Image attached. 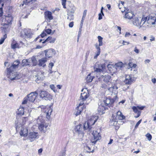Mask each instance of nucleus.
I'll return each instance as SVG.
<instances>
[{
	"instance_id": "45",
	"label": "nucleus",
	"mask_w": 156,
	"mask_h": 156,
	"mask_svg": "<svg viewBox=\"0 0 156 156\" xmlns=\"http://www.w3.org/2000/svg\"><path fill=\"white\" fill-rule=\"evenodd\" d=\"M18 46V44L16 43L11 45L12 48L14 49L17 48Z\"/></svg>"
},
{
	"instance_id": "55",
	"label": "nucleus",
	"mask_w": 156,
	"mask_h": 156,
	"mask_svg": "<svg viewBox=\"0 0 156 156\" xmlns=\"http://www.w3.org/2000/svg\"><path fill=\"white\" fill-rule=\"evenodd\" d=\"M3 13L2 7L0 8V17L2 16L3 15Z\"/></svg>"
},
{
	"instance_id": "56",
	"label": "nucleus",
	"mask_w": 156,
	"mask_h": 156,
	"mask_svg": "<svg viewBox=\"0 0 156 156\" xmlns=\"http://www.w3.org/2000/svg\"><path fill=\"white\" fill-rule=\"evenodd\" d=\"M100 46L99 45H98L97 44H96L95 45V47L96 48L97 50H100Z\"/></svg>"
},
{
	"instance_id": "10",
	"label": "nucleus",
	"mask_w": 156,
	"mask_h": 156,
	"mask_svg": "<svg viewBox=\"0 0 156 156\" xmlns=\"http://www.w3.org/2000/svg\"><path fill=\"white\" fill-rule=\"evenodd\" d=\"M3 18V19H5V22H6L4 23L5 25L3 28H6L7 26V27H8V25L12 23L13 20V17L11 14H9L7 15L4 16Z\"/></svg>"
},
{
	"instance_id": "14",
	"label": "nucleus",
	"mask_w": 156,
	"mask_h": 156,
	"mask_svg": "<svg viewBox=\"0 0 156 156\" xmlns=\"http://www.w3.org/2000/svg\"><path fill=\"white\" fill-rule=\"evenodd\" d=\"M83 103V102H80L78 106L76 108L74 114L76 116L80 115L84 108Z\"/></svg>"
},
{
	"instance_id": "61",
	"label": "nucleus",
	"mask_w": 156,
	"mask_h": 156,
	"mask_svg": "<svg viewBox=\"0 0 156 156\" xmlns=\"http://www.w3.org/2000/svg\"><path fill=\"white\" fill-rule=\"evenodd\" d=\"M141 113V112H139L138 113H136L137 114L136 115H135L134 116V117L136 118H137L138 117H139L140 116Z\"/></svg>"
},
{
	"instance_id": "43",
	"label": "nucleus",
	"mask_w": 156,
	"mask_h": 156,
	"mask_svg": "<svg viewBox=\"0 0 156 156\" xmlns=\"http://www.w3.org/2000/svg\"><path fill=\"white\" fill-rule=\"evenodd\" d=\"M115 66L117 67H122L123 66V64L122 62H120L116 63Z\"/></svg>"
},
{
	"instance_id": "54",
	"label": "nucleus",
	"mask_w": 156,
	"mask_h": 156,
	"mask_svg": "<svg viewBox=\"0 0 156 156\" xmlns=\"http://www.w3.org/2000/svg\"><path fill=\"white\" fill-rule=\"evenodd\" d=\"M86 148L87 149H88V151H87V152L89 153H90L91 152H93L94 151V150H92V151H91V149L88 146H87L86 147Z\"/></svg>"
},
{
	"instance_id": "8",
	"label": "nucleus",
	"mask_w": 156,
	"mask_h": 156,
	"mask_svg": "<svg viewBox=\"0 0 156 156\" xmlns=\"http://www.w3.org/2000/svg\"><path fill=\"white\" fill-rule=\"evenodd\" d=\"M40 97L46 100H50L52 98V96L48 92L43 90H41L39 92Z\"/></svg>"
},
{
	"instance_id": "3",
	"label": "nucleus",
	"mask_w": 156,
	"mask_h": 156,
	"mask_svg": "<svg viewBox=\"0 0 156 156\" xmlns=\"http://www.w3.org/2000/svg\"><path fill=\"white\" fill-rule=\"evenodd\" d=\"M98 119V116H92L88 120L87 122H85L83 125V129L84 130L88 129L89 131H90L92 128L91 126L94 125L97 121Z\"/></svg>"
},
{
	"instance_id": "38",
	"label": "nucleus",
	"mask_w": 156,
	"mask_h": 156,
	"mask_svg": "<svg viewBox=\"0 0 156 156\" xmlns=\"http://www.w3.org/2000/svg\"><path fill=\"white\" fill-rule=\"evenodd\" d=\"M7 38V35L5 34L0 40V44H2L4 42L5 39Z\"/></svg>"
},
{
	"instance_id": "12",
	"label": "nucleus",
	"mask_w": 156,
	"mask_h": 156,
	"mask_svg": "<svg viewBox=\"0 0 156 156\" xmlns=\"http://www.w3.org/2000/svg\"><path fill=\"white\" fill-rule=\"evenodd\" d=\"M38 135L39 134L37 132H30L28 134L27 139L31 142H32L36 139L38 138Z\"/></svg>"
},
{
	"instance_id": "44",
	"label": "nucleus",
	"mask_w": 156,
	"mask_h": 156,
	"mask_svg": "<svg viewBox=\"0 0 156 156\" xmlns=\"http://www.w3.org/2000/svg\"><path fill=\"white\" fill-rule=\"evenodd\" d=\"M124 4V2L123 1H119V4L118 5V6L119 9H121V7H120V5L121 6H123V5Z\"/></svg>"
},
{
	"instance_id": "7",
	"label": "nucleus",
	"mask_w": 156,
	"mask_h": 156,
	"mask_svg": "<svg viewBox=\"0 0 156 156\" xmlns=\"http://www.w3.org/2000/svg\"><path fill=\"white\" fill-rule=\"evenodd\" d=\"M13 71H10L9 72L7 70L8 77L12 80H16L20 79L21 77V75L17 72H14Z\"/></svg>"
},
{
	"instance_id": "9",
	"label": "nucleus",
	"mask_w": 156,
	"mask_h": 156,
	"mask_svg": "<svg viewBox=\"0 0 156 156\" xmlns=\"http://www.w3.org/2000/svg\"><path fill=\"white\" fill-rule=\"evenodd\" d=\"M16 131H20V133L22 136H26L28 134V129L27 128L24 126L20 125L19 126L17 124L16 127Z\"/></svg>"
},
{
	"instance_id": "46",
	"label": "nucleus",
	"mask_w": 156,
	"mask_h": 156,
	"mask_svg": "<svg viewBox=\"0 0 156 156\" xmlns=\"http://www.w3.org/2000/svg\"><path fill=\"white\" fill-rule=\"evenodd\" d=\"M33 0H25L23 1V3L26 5H28V3L32 2Z\"/></svg>"
},
{
	"instance_id": "19",
	"label": "nucleus",
	"mask_w": 156,
	"mask_h": 156,
	"mask_svg": "<svg viewBox=\"0 0 156 156\" xmlns=\"http://www.w3.org/2000/svg\"><path fill=\"white\" fill-rule=\"evenodd\" d=\"M102 103L100 102L98 103V111L99 112L100 115H101L105 113L104 111L105 110L106 108L104 105H102Z\"/></svg>"
},
{
	"instance_id": "37",
	"label": "nucleus",
	"mask_w": 156,
	"mask_h": 156,
	"mask_svg": "<svg viewBox=\"0 0 156 156\" xmlns=\"http://www.w3.org/2000/svg\"><path fill=\"white\" fill-rule=\"evenodd\" d=\"M37 123L40 124V123H42L44 122V120L42 116H39L38 117L37 119Z\"/></svg>"
},
{
	"instance_id": "18",
	"label": "nucleus",
	"mask_w": 156,
	"mask_h": 156,
	"mask_svg": "<svg viewBox=\"0 0 156 156\" xmlns=\"http://www.w3.org/2000/svg\"><path fill=\"white\" fill-rule=\"evenodd\" d=\"M44 51L45 52V56L49 58L51 57L55 53V50L52 48L49 49L47 50H46Z\"/></svg>"
},
{
	"instance_id": "63",
	"label": "nucleus",
	"mask_w": 156,
	"mask_h": 156,
	"mask_svg": "<svg viewBox=\"0 0 156 156\" xmlns=\"http://www.w3.org/2000/svg\"><path fill=\"white\" fill-rule=\"evenodd\" d=\"M82 28V27H80L79 29V32H78V35H81V33L82 31V30L81 28Z\"/></svg>"
},
{
	"instance_id": "26",
	"label": "nucleus",
	"mask_w": 156,
	"mask_h": 156,
	"mask_svg": "<svg viewBox=\"0 0 156 156\" xmlns=\"http://www.w3.org/2000/svg\"><path fill=\"white\" fill-rule=\"evenodd\" d=\"M47 61V58H42L39 60V65L44 67L46 65L45 63Z\"/></svg>"
},
{
	"instance_id": "31",
	"label": "nucleus",
	"mask_w": 156,
	"mask_h": 156,
	"mask_svg": "<svg viewBox=\"0 0 156 156\" xmlns=\"http://www.w3.org/2000/svg\"><path fill=\"white\" fill-rule=\"evenodd\" d=\"M21 65L23 66L30 65L29 59H23L22 61Z\"/></svg>"
},
{
	"instance_id": "21",
	"label": "nucleus",
	"mask_w": 156,
	"mask_h": 156,
	"mask_svg": "<svg viewBox=\"0 0 156 156\" xmlns=\"http://www.w3.org/2000/svg\"><path fill=\"white\" fill-rule=\"evenodd\" d=\"M134 80L132 79L129 75H127L125 76V79L124 81V83L127 85H130L133 83Z\"/></svg>"
},
{
	"instance_id": "51",
	"label": "nucleus",
	"mask_w": 156,
	"mask_h": 156,
	"mask_svg": "<svg viewBox=\"0 0 156 156\" xmlns=\"http://www.w3.org/2000/svg\"><path fill=\"white\" fill-rule=\"evenodd\" d=\"M87 10H84L83 12V16H82V17L83 18H85L86 15V14H87Z\"/></svg>"
},
{
	"instance_id": "2",
	"label": "nucleus",
	"mask_w": 156,
	"mask_h": 156,
	"mask_svg": "<svg viewBox=\"0 0 156 156\" xmlns=\"http://www.w3.org/2000/svg\"><path fill=\"white\" fill-rule=\"evenodd\" d=\"M105 68V66L104 64H101L98 63L95 64L94 67V73H95L97 78H100L102 76Z\"/></svg>"
},
{
	"instance_id": "47",
	"label": "nucleus",
	"mask_w": 156,
	"mask_h": 156,
	"mask_svg": "<svg viewBox=\"0 0 156 156\" xmlns=\"http://www.w3.org/2000/svg\"><path fill=\"white\" fill-rule=\"evenodd\" d=\"M62 0V5L63 6V7L66 9V0Z\"/></svg>"
},
{
	"instance_id": "34",
	"label": "nucleus",
	"mask_w": 156,
	"mask_h": 156,
	"mask_svg": "<svg viewBox=\"0 0 156 156\" xmlns=\"http://www.w3.org/2000/svg\"><path fill=\"white\" fill-rule=\"evenodd\" d=\"M133 14L132 12H126L125 15V18L129 19H131L133 18Z\"/></svg>"
},
{
	"instance_id": "23",
	"label": "nucleus",
	"mask_w": 156,
	"mask_h": 156,
	"mask_svg": "<svg viewBox=\"0 0 156 156\" xmlns=\"http://www.w3.org/2000/svg\"><path fill=\"white\" fill-rule=\"evenodd\" d=\"M51 106L48 107L47 108H46V110H45V112L46 113V116L47 118H49L51 113L52 112V109L51 108Z\"/></svg>"
},
{
	"instance_id": "41",
	"label": "nucleus",
	"mask_w": 156,
	"mask_h": 156,
	"mask_svg": "<svg viewBox=\"0 0 156 156\" xmlns=\"http://www.w3.org/2000/svg\"><path fill=\"white\" fill-rule=\"evenodd\" d=\"M146 136L149 141H150L152 139L151 135L149 133H148L146 135Z\"/></svg>"
},
{
	"instance_id": "13",
	"label": "nucleus",
	"mask_w": 156,
	"mask_h": 156,
	"mask_svg": "<svg viewBox=\"0 0 156 156\" xmlns=\"http://www.w3.org/2000/svg\"><path fill=\"white\" fill-rule=\"evenodd\" d=\"M75 8L73 6L71 10L69 9L67 10V15L68 16L67 19L69 20V21H70L71 20H73L74 19V14L75 12Z\"/></svg>"
},
{
	"instance_id": "22",
	"label": "nucleus",
	"mask_w": 156,
	"mask_h": 156,
	"mask_svg": "<svg viewBox=\"0 0 156 156\" xmlns=\"http://www.w3.org/2000/svg\"><path fill=\"white\" fill-rule=\"evenodd\" d=\"M147 17H143L141 20V21L140 22V27H147V25H148L147 23Z\"/></svg>"
},
{
	"instance_id": "59",
	"label": "nucleus",
	"mask_w": 156,
	"mask_h": 156,
	"mask_svg": "<svg viewBox=\"0 0 156 156\" xmlns=\"http://www.w3.org/2000/svg\"><path fill=\"white\" fill-rule=\"evenodd\" d=\"M73 22H72L69 23V26L70 27L72 28L73 27Z\"/></svg>"
},
{
	"instance_id": "15",
	"label": "nucleus",
	"mask_w": 156,
	"mask_h": 156,
	"mask_svg": "<svg viewBox=\"0 0 156 156\" xmlns=\"http://www.w3.org/2000/svg\"><path fill=\"white\" fill-rule=\"evenodd\" d=\"M20 63V61L19 60H17L14 62L11 66L7 69L8 71L9 72L10 71H14V70L18 68Z\"/></svg>"
},
{
	"instance_id": "5",
	"label": "nucleus",
	"mask_w": 156,
	"mask_h": 156,
	"mask_svg": "<svg viewBox=\"0 0 156 156\" xmlns=\"http://www.w3.org/2000/svg\"><path fill=\"white\" fill-rule=\"evenodd\" d=\"M81 92L82 93L81 94L79 101L80 102H83L84 104V101L89 97L90 95L88 90L86 88L82 89Z\"/></svg>"
},
{
	"instance_id": "6",
	"label": "nucleus",
	"mask_w": 156,
	"mask_h": 156,
	"mask_svg": "<svg viewBox=\"0 0 156 156\" xmlns=\"http://www.w3.org/2000/svg\"><path fill=\"white\" fill-rule=\"evenodd\" d=\"M156 22V14L155 13L150 14L148 17L147 16V23L148 25H147V27H149L155 24Z\"/></svg>"
},
{
	"instance_id": "53",
	"label": "nucleus",
	"mask_w": 156,
	"mask_h": 156,
	"mask_svg": "<svg viewBox=\"0 0 156 156\" xmlns=\"http://www.w3.org/2000/svg\"><path fill=\"white\" fill-rule=\"evenodd\" d=\"M51 30L50 29H48L45 30V32L48 34L51 33Z\"/></svg>"
},
{
	"instance_id": "64",
	"label": "nucleus",
	"mask_w": 156,
	"mask_h": 156,
	"mask_svg": "<svg viewBox=\"0 0 156 156\" xmlns=\"http://www.w3.org/2000/svg\"><path fill=\"white\" fill-rule=\"evenodd\" d=\"M102 15L101 14V13H100L99 14V18H98V20H101V19H102Z\"/></svg>"
},
{
	"instance_id": "1",
	"label": "nucleus",
	"mask_w": 156,
	"mask_h": 156,
	"mask_svg": "<svg viewBox=\"0 0 156 156\" xmlns=\"http://www.w3.org/2000/svg\"><path fill=\"white\" fill-rule=\"evenodd\" d=\"M98 79L103 80L107 84L105 86H102V87L107 89L111 92L114 94H116L118 93L117 90L118 89V84L116 83V81H115L113 83L111 82V76L108 75H104V73L102 74V76L100 78H97Z\"/></svg>"
},
{
	"instance_id": "27",
	"label": "nucleus",
	"mask_w": 156,
	"mask_h": 156,
	"mask_svg": "<svg viewBox=\"0 0 156 156\" xmlns=\"http://www.w3.org/2000/svg\"><path fill=\"white\" fill-rule=\"evenodd\" d=\"M56 40L55 38H52L51 37H48L45 41H44L42 43L43 44L45 43L46 42L49 41L51 43H54Z\"/></svg>"
},
{
	"instance_id": "40",
	"label": "nucleus",
	"mask_w": 156,
	"mask_h": 156,
	"mask_svg": "<svg viewBox=\"0 0 156 156\" xmlns=\"http://www.w3.org/2000/svg\"><path fill=\"white\" fill-rule=\"evenodd\" d=\"M138 108L135 106H133L132 107V109L133 110V111L134 112L136 113H137L139 112H141L140 111H139L138 110Z\"/></svg>"
},
{
	"instance_id": "58",
	"label": "nucleus",
	"mask_w": 156,
	"mask_h": 156,
	"mask_svg": "<svg viewBox=\"0 0 156 156\" xmlns=\"http://www.w3.org/2000/svg\"><path fill=\"white\" fill-rule=\"evenodd\" d=\"M134 51L136 53L138 54L139 52V50L136 48V47H135Z\"/></svg>"
},
{
	"instance_id": "4",
	"label": "nucleus",
	"mask_w": 156,
	"mask_h": 156,
	"mask_svg": "<svg viewBox=\"0 0 156 156\" xmlns=\"http://www.w3.org/2000/svg\"><path fill=\"white\" fill-rule=\"evenodd\" d=\"M125 119V117L123 115L121 112L118 111L115 114H113L111 120L112 125L115 126H116L118 122V120H122Z\"/></svg>"
},
{
	"instance_id": "50",
	"label": "nucleus",
	"mask_w": 156,
	"mask_h": 156,
	"mask_svg": "<svg viewBox=\"0 0 156 156\" xmlns=\"http://www.w3.org/2000/svg\"><path fill=\"white\" fill-rule=\"evenodd\" d=\"M28 100V97H27V98H24V100L23 102H22V104H25L27 103V101Z\"/></svg>"
},
{
	"instance_id": "52",
	"label": "nucleus",
	"mask_w": 156,
	"mask_h": 156,
	"mask_svg": "<svg viewBox=\"0 0 156 156\" xmlns=\"http://www.w3.org/2000/svg\"><path fill=\"white\" fill-rule=\"evenodd\" d=\"M100 50H97L96 55L95 56L94 58H96L97 57L100 55Z\"/></svg>"
},
{
	"instance_id": "32",
	"label": "nucleus",
	"mask_w": 156,
	"mask_h": 156,
	"mask_svg": "<svg viewBox=\"0 0 156 156\" xmlns=\"http://www.w3.org/2000/svg\"><path fill=\"white\" fill-rule=\"evenodd\" d=\"M29 60L30 65H31V62L33 63V65L34 66H36L37 63V60L36 58L35 57H33L31 58H29Z\"/></svg>"
},
{
	"instance_id": "25",
	"label": "nucleus",
	"mask_w": 156,
	"mask_h": 156,
	"mask_svg": "<svg viewBox=\"0 0 156 156\" xmlns=\"http://www.w3.org/2000/svg\"><path fill=\"white\" fill-rule=\"evenodd\" d=\"M133 23V25L137 26V27H139L140 26V20L137 17H135L134 18H133L132 20Z\"/></svg>"
},
{
	"instance_id": "24",
	"label": "nucleus",
	"mask_w": 156,
	"mask_h": 156,
	"mask_svg": "<svg viewBox=\"0 0 156 156\" xmlns=\"http://www.w3.org/2000/svg\"><path fill=\"white\" fill-rule=\"evenodd\" d=\"M44 77V75L41 73H39L38 75L35 76V77L36 78L35 81L36 82L38 83V81L42 80Z\"/></svg>"
},
{
	"instance_id": "17",
	"label": "nucleus",
	"mask_w": 156,
	"mask_h": 156,
	"mask_svg": "<svg viewBox=\"0 0 156 156\" xmlns=\"http://www.w3.org/2000/svg\"><path fill=\"white\" fill-rule=\"evenodd\" d=\"M48 126V124L40 123L38 126V129L41 132L45 133L49 129Z\"/></svg>"
},
{
	"instance_id": "57",
	"label": "nucleus",
	"mask_w": 156,
	"mask_h": 156,
	"mask_svg": "<svg viewBox=\"0 0 156 156\" xmlns=\"http://www.w3.org/2000/svg\"><path fill=\"white\" fill-rule=\"evenodd\" d=\"M130 34L129 33L126 32V33L125 34V37H129L130 36Z\"/></svg>"
},
{
	"instance_id": "20",
	"label": "nucleus",
	"mask_w": 156,
	"mask_h": 156,
	"mask_svg": "<svg viewBox=\"0 0 156 156\" xmlns=\"http://www.w3.org/2000/svg\"><path fill=\"white\" fill-rule=\"evenodd\" d=\"M101 102L102 103V105H104L105 106H108L110 107L112 106V105L114 102V101L112 99L107 98L105 100Z\"/></svg>"
},
{
	"instance_id": "29",
	"label": "nucleus",
	"mask_w": 156,
	"mask_h": 156,
	"mask_svg": "<svg viewBox=\"0 0 156 156\" xmlns=\"http://www.w3.org/2000/svg\"><path fill=\"white\" fill-rule=\"evenodd\" d=\"M23 32L26 37L27 38L31 37L32 34L30 33V30L25 29H24Z\"/></svg>"
},
{
	"instance_id": "39",
	"label": "nucleus",
	"mask_w": 156,
	"mask_h": 156,
	"mask_svg": "<svg viewBox=\"0 0 156 156\" xmlns=\"http://www.w3.org/2000/svg\"><path fill=\"white\" fill-rule=\"evenodd\" d=\"M98 39L99 42V46H102L103 45L102 39L103 38L100 36H98Z\"/></svg>"
},
{
	"instance_id": "60",
	"label": "nucleus",
	"mask_w": 156,
	"mask_h": 156,
	"mask_svg": "<svg viewBox=\"0 0 156 156\" xmlns=\"http://www.w3.org/2000/svg\"><path fill=\"white\" fill-rule=\"evenodd\" d=\"M150 38V41H152L155 40V37L153 36H151Z\"/></svg>"
},
{
	"instance_id": "35",
	"label": "nucleus",
	"mask_w": 156,
	"mask_h": 156,
	"mask_svg": "<svg viewBox=\"0 0 156 156\" xmlns=\"http://www.w3.org/2000/svg\"><path fill=\"white\" fill-rule=\"evenodd\" d=\"M24 114V108L22 107H20L18 109V114L22 115Z\"/></svg>"
},
{
	"instance_id": "11",
	"label": "nucleus",
	"mask_w": 156,
	"mask_h": 156,
	"mask_svg": "<svg viewBox=\"0 0 156 156\" xmlns=\"http://www.w3.org/2000/svg\"><path fill=\"white\" fill-rule=\"evenodd\" d=\"M92 134L93 138L91 140V142L93 144H94L97 141L101 139V136L99 132L97 131H94Z\"/></svg>"
},
{
	"instance_id": "62",
	"label": "nucleus",
	"mask_w": 156,
	"mask_h": 156,
	"mask_svg": "<svg viewBox=\"0 0 156 156\" xmlns=\"http://www.w3.org/2000/svg\"><path fill=\"white\" fill-rule=\"evenodd\" d=\"M137 107L138 108L140 109V110H142L144 109V108L145 107V106H137Z\"/></svg>"
},
{
	"instance_id": "33",
	"label": "nucleus",
	"mask_w": 156,
	"mask_h": 156,
	"mask_svg": "<svg viewBox=\"0 0 156 156\" xmlns=\"http://www.w3.org/2000/svg\"><path fill=\"white\" fill-rule=\"evenodd\" d=\"M94 77L93 76H91V73L89 74L86 78V81L87 83L91 82Z\"/></svg>"
},
{
	"instance_id": "42",
	"label": "nucleus",
	"mask_w": 156,
	"mask_h": 156,
	"mask_svg": "<svg viewBox=\"0 0 156 156\" xmlns=\"http://www.w3.org/2000/svg\"><path fill=\"white\" fill-rule=\"evenodd\" d=\"M107 67L109 71H111L113 68H115L114 66L111 64H108L107 65Z\"/></svg>"
},
{
	"instance_id": "30",
	"label": "nucleus",
	"mask_w": 156,
	"mask_h": 156,
	"mask_svg": "<svg viewBox=\"0 0 156 156\" xmlns=\"http://www.w3.org/2000/svg\"><path fill=\"white\" fill-rule=\"evenodd\" d=\"M82 129V125L81 124L77 125L75 128L74 131L76 133H79Z\"/></svg>"
},
{
	"instance_id": "16",
	"label": "nucleus",
	"mask_w": 156,
	"mask_h": 156,
	"mask_svg": "<svg viewBox=\"0 0 156 156\" xmlns=\"http://www.w3.org/2000/svg\"><path fill=\"white\" fill-rule=\"evenodd\" d=\"M38 94L36 91L31 92L27 96L28 101L33 102L35 100Z\"/></svg>"
},
{
	"instance_id": "36",
	"label": "nucleus",
	"mask_w": 156,
	"mask_h": 156,
	"mask_svg": "<svg viewBox=\"0 0 156 156\" xmlns=\"http://www.w3.org/2000/svg\"><path fill=\"white\" fill-rule=\"evenodd\" d=\"M54 63L52 62L50 63L49 64L48 67H49V69L48 72L49 74H51L53 72V71H52V69Z\"/></svg>"
},
{
	"instance_id": "28",
	"label": "nucleus",
	"mask_w": 156,
	"mask_h": 156,
	"mask_svg": "<svg viewBox=\"0 0 156 156\" xmlns=\"http://www.w3.org/2000/svg\"><path fill=\"white\" fill-rule=\"evenodd\" d=\"M44 15L46 18H48L50 20L53 19V17L52 16V13L50 11L46 12Z\"/></svg>"
},
{
	"instance_id": "48",
	"label": "nucleus",
	"mask_w": 156,
	"mask_h": 156,
	"mask_svg": "<svg viewBox=\"0 0 156 156\" xmlns=\"http://www.w3.org/2000/svg\"><path fill=\"white\" fill-rule=\"evenodd\" d=\"M142 121V120L140 119V120H139L136 123V124L135 127V129H136L138 127L139 125L140 124V123Z\"/></svg>"
},
{
	"instance_id": "49",
	"label": "nucleus",
	"mask_w": 156,
	"mask_h": 156,
	"mask_svg": "<svg viewBox=\"0 0 156 156\" xmlns=\"http://www.w3.org/2000/svg\"><path fill=\"white\" fill-rule=\"evenodd\" d=\"M50 88L54 92H55V86L53 84H51L50 85Z\"/></svg>"
}]
</instances>
